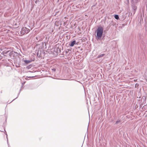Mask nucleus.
Wrapping results in <instances>:
<instances>
[{"label":"nucleus","instance_id":"nucleus-1","mask_svg":"<svg viewBox=\"0 0 147 147\" xmlns=\"http://www.w3.org/2000/svg\"><path fill=\"white\" fill-rule=\"evenodd\" d=\"M96 35H95L97 40H101L103 32V29L101 26L98 27L96 31Z\"/></svg>","mask_w":147,"mask_h":147},{"label":"nucleus","instance_id":"nucleus-2","mask_svg":"<svg viewBox=\"0 0 147 147\" xmlns=\"http://www.w3.org/2000/svg\"><path fill=\"white\" fill-rule=\"evenodd\" d=\"M30 31V30L26 27H23L22 28L21 31L20 32L21 34L22 35H24L25 34L28 33Z\"/></svg>","mask_w":147,"mask_h":147},{"label":"nucleus","instance_id":"nucleus-3","mask_svg":"<svg viewBox=\"0 0 147 147\" xmlns=\"http://www.w3.org/2000/svg\"><path fill=\"white\" fill-rule=\"evenodd\" d=\"M131 7L132 9L133 10L132 12V13H133V14H134L135 13L137 9V7L136 5L134 3L132 4Z\"/></svg>","mask_w":147,"mask_h":147},{"label":"nucleus","instance_id":"nucleus-4","mask_svg":"<svg viewBox=\"0 0 147 147\" xmlns=\"http://www.w3.org/2000/svg\"><path fill=\"white\" fill-rule=\"evenodd\" d=\"M10 51H4L1 53L2 55H3L4 56H9V53Z\"/></svg>","mask_w":147,"mask_h":147},{"label":"nucleus","instance_id":"nucleus-5","mask_svg":"<svg viewBox=\"0 0 147 147\" xmlns=\"http://www.w3.org/2000/svg\"><path fill=\"white\" fill-rule=\"evenodd\" d=\"M76 44V40H74L71 41V43L69 44V45L71 47H72L74 46V45Z\"/></svg>","mask_w":147,"mask_h":147},{"label":"nucleus","instance_id":"nucleus-6","mask_svg":"<svg viewBox=\"0 0 147 147\" xmlns=\"http://www.w3.org/2000/svg\"><path fill=\"white\" fill-rule=\"evenodd\" d=\"M15 53V52L14 51H10L9 53V56L12 57V56H14V53Z\"/></svg>","mask_w":147,"mask_h":147},{"label":"nucleus","instance_id":"nucleus-7","mask_svg":"<svg viewBox=\"0 0 147 147\" xmlns=\"http://www.w3.org/2000/svg\"><path fill=\"white\" fill-rule=\"evenodd\" d=\"M24 61L25 63L26 64H29L31 62V60H24Z\"/></svg>","mask_w":147,"mask_h":147},{"label":"nucleus","instance_id":"nucleus-8","mask_svg":"<svg viewBox=\"0 0 147 147\" xmlns=\"http://www.w3.org/2000/svg\"><path fill=\"white\" fill-rule=\"evenodd\" d=\"M121 122V120L120 119H118L116 121L114 125L117 124L119 123H120Z\"/></svg>","mask_w":147,"mask_h":147},{"label":"nucleus","instance_id":"nucleus-9","mask_svg":"<svg viewBox=\"0 0 147 147\" xmlns=\"http://www.w3.org/2000/svg\"><path fill=\"white\" fill-rule=\"evenodd\" d=\"M114 18L117 20H118L119 19V16L118 15H114Z\"/></svg>","mask_w":147,"mask_h":147},{"label":"nucleus","instance_id":"nucleus-10","mask_svg":"<svg viewBox=\"0 0 147 147\" xmlns=\"http://www.w3.org/2000/svg\"><path fill=\"white\" fill-rule=\"evenodd\" d=\"M105 55V54H101L100 55H98L97 57V58H100L102 57L103 56H104Z\"/></svg>","mask_w":147,"mask_h":147},{"label":"nucleus","instance_id":"nucleus-11","mask_svg":"<svg viewBox=\"0 0 147 147\" xmlns=\"http://www.w3.org/2000/svg\"><path fill=\"white\" fill-rule=\"evenodd\" d=\"M4 131H5V134L6 135V138L7 140V143H8V138H7V133L6 131H5V129H4Z\"/></svg>","mask_w":147,"mask_h":147},{"label":"nucleus","instance_id":"nucleus-12","mask_svg":"<svg viewBox=\"0 0 147 147\" xmlns=\"http://www.w3.org/2000/svg\"><path fill=\"white\" fill-rule=\"evenodd\" d=\"M146 97L145 96H143L142 97V99H143L144 100H146Z\"/></svg>","mask_w":147,"mask_h":147},{"label":"nucleus","instance_id":"nucleus-13","mask_svg":"<svg viewBox=\"0 0 147 147\" xmlns=\"http://www.w3.org/2000/svg\"><path fill=\"white\" fill-rule=\"evenodd\" d=\"M25 82H23L22 83L21 88H22V87L23 86H24V84L25 83Z\"/></svg>","mask_w":147,"mask_h":147},{"label":"nucleus","instance_id":"nucleus-14","mask_svg":"<svg viewBox=\"0 0 147 147\" xmlns=\"http://www.w3.org/2000/svg\"><path fill=\"white\" fill-rule=\"evenodd\" d=\"M20 92H19L18 94V96L16 98H15L13 100L10 102H12L15 99H16V98H18V96L20 94Z\"/></svg>","mask_w":147,"mask_h":147},{"label":"nucleus","instance_id":"nucleus-15","mask_svg":"<svg viewBox=\"0 0 147 147\" xmlns=\"http://www.w3.org/2000/svg\"><path fill=\"white\" fill-rule=\"evenodd\" d=\"M138 86H139V84H138L137 83H136L135 85V87L136 88L138 87Z\"/></svg>","mask_w":147,"mask_h":147},{"label":"nucleus","instance_id":"nucleus-16","mask_svg":"<svg viewBox=\"0 0 147 147\" xmlns=\"http://www.w3.org/2000/svg\"><path fill=\"white\" fill-rule=\"evenodd\" d=\"M39 0H36L35 1V3L36 4H37V3L39 2Z\"/></svg>","mask_w":147,"mask_h":147},{"label":"nucleus","instance_id":"nucleus-17","mask_svg":"<svg viewBox=\"0 0 147 147\" xmlns=\"http://www.w3.org/2000/svg\"><path fill=\"white\" fill-rule=\"evenodd\" d=\"M31 77H26V78H25V79H26V80H28V78H30Z\"/></svg>","mask_w":147,"mask_h":147},{"label":"nucleus","instance_id":"nucleus-18","mask_svg":"<svg viewBox=\"0 0 147 147\" xmlns=\"http://www.w3.org/2000/svg\"><path fill=\"white\" fill-rule=\"evenodd\" d=\"M52 70H53V71H56V69H52Z\"/></svg>","mask_w":147,"mask_h":147},{"label":"nucleus","instance_id":"nucleus-19","mask_svg":"<svg viewBox=\"0 0 147 147\" xmlns=\"http://www.w3.org/2000/svg\"><path fill=\"white\" fill-rule=\"evenodd\" d=\"M2 58V56H1L0 55V59Z\"/></svg>","mask_w":147,"mask_h":147},{"label":"nucleus","instance_id":"nucleus-20","mask_svg":"<svg viewBox=\"0 0 147 147\" xmlns=\"http://www.w3.org/2000/svg\"><path fill=\"white\" fill-rule=\"evenodd\" d=\"M22 88H21V89H20V91H19V92H21V90H22Z\"/></svg>","mask_w":147,"mask_h":147},{"label":"nucleus","instance_id":"nucleus-21","mask_svg":"<svg viewBox=\"0 0 147 147\" xmlns=\"http://www.w3.org/2000/svg\"><path fill=\"white\" fill-rule=\"evenodd\" d=\"M146 10H147V5H146Z\"/></svg>","mask_w":147,"mask_h":147},{"label":"nucleus","instance_id":"nucleus-22","mask_svg":"<svg viewBox=\"0 0 147 147\" xmlns=\"http://www.w3.org/2000/svg\"><path fill=\"white\" fill-rule=\"evenodd\" d=\"M37 55H38V53H37Z\"/></svg>","mask_w":147,"mask_h":147},{"label":"nucleus","instance_id":"nucleus-23","mask_svg":"<svg viewBox=\"0 0 147 147\" xmlns=\"http://www.w3.org/2000/svg\"><path fill=\"white\" fill-rule=\"evenodd\" d=\"M63 80H65V79H63Z\"/></svg>","mask_w":147,"mask_h":147}]
</instances>
